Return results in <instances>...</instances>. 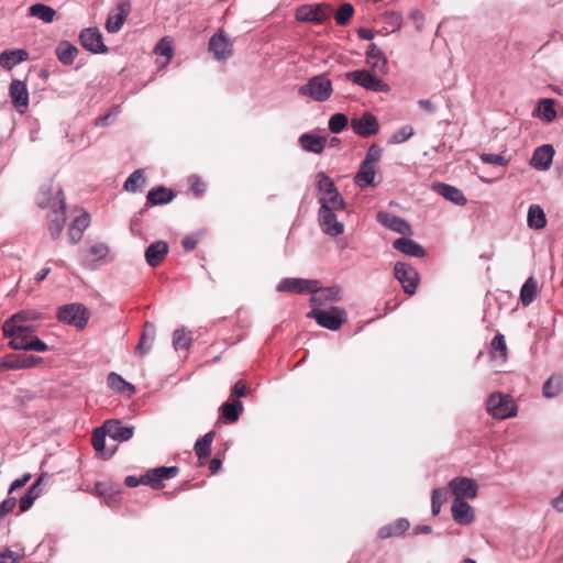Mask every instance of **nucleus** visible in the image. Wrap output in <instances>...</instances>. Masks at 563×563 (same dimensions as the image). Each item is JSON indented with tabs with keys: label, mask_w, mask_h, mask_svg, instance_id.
Wrapping results in <instances>:
<instances>
[{
	"label": "nucleus",
	"mask_w": 563,
	"mask_h": 563,
	"mask_svg": "<svg viewBox=\"0 0 563 563\" xmlns=\"http://www.w3.org/2000/svg\"><path fill=\"white\" fill-rule=\"evenodd\" d=\"M120 113V106H114L111 108L109 112L103 115H100L96 119L95 124L97 126H107L111 123L113 117Z\"/></svg>",
	"instance_id": "nucleus-59"
},
{
	"label": "nucleus",
	"mask_w": 563,
	"mask_h": 563,
	"mask_svg": "<svg viewBox=\"0 0 563 563\" xmlns=\"http://www.w3.org/2000/svg\"><path fill=\"white\" fill-rule=\"evenodd\" d=\"M103 429H108V437L118 442L129 441L135 430L133 426H125L120 420L106 421Z\"/></svg>",
	"instance_id": "nucleus-25"
},
{
	"label": "nucleus",
	"mask_w": 563,
	"mask_h": 563,
	"mask_svg": "<svg viewBox=\"0 0 563 563\" xmlns=\"http://www.w3.org/2000/svg\"><path fill=\"white\" fill-rule=\"evenodd\" d=\"M169 252L168 243L165 241H155L151 243L144 252V257L148 266L157 267Z\"/></svg>",
	"instance_id": "nucleus-24"
},
{
	"label": "nucleus",
	"mask_w": 563,
	"mask_h": 563,
	"mask_svg": "<svg viewBox=\"0 0 563 563\" xmlns=\"http://www.w3.org/2000/svg\"><path fill=\"white\" fill-rule=\"evenodd\" d=\"M81 46L92 54H104L108 46L103 43L102 33L98 27H86L79 33Z\"/></svg>",
	"instance_id": "nucleus-11"
},
{
	"label": "nucleus",
	"mask_w": 563,
	"mask_h": 563,
	"mask_svg": "<svg viewBox=\"0 0 563 563\" xmlns=\"http://www.w3.org/2000/svg\"><path fill=\"white\" fill-rule=\"evenodd\" d=\"M78 54L79 49L66 40L60 41L55 48L57 59L65 66L73 65Z\"/></svg>",
	"instance_id": "nucleus-32"
},
{
	"label": "nucleus",
	"mask_w": 563,
	"mask_h": 563,
	"mask_svg": "<svg viewBox=\"0 0 563 563\" xmlns=\"http://www.w3.org/2000/svg\"><path fill=\"white\" fill-rule=\"evenodd\" d=\"M155 54L159 56H165L168 59L172 58L174 54L173 42L168 37H163L158 41L154 48Z\"/></svg>",
	"instance_id": "nucleus-54"
},
{
	"label": "nucleus",
	"mask_w": 563,
	"mask_h": 563,
	"mask_svg": "<svg viewBox=\"0 0 563 563\" xmlns=\"http://www.w3.org/2000/svg\"><path fill=\"white\" fill-rule=\"evenodd\" d=\"M278 292L312 294L318 290V279L286 277L276 286Z\"/></svg>",
	"instance_id": "nucleus-10"
},
{
	"label": "nucleus",
	"mask_w": 563,
	"mask_h": 563,
	"mask_svg": "<svg viewBox=\"0 0 563 563\" xmlns=\"http://www.w3.org/2000/svg\"><path fill=\"white\" fill-rule=\"evenodd\" d=\"M554 154L552 144L541 145L534 150L530 165L537 170H548L552 165Z\"/></svg>",
	"instance_id": "nucleus-23"
},
{
	"label": "nucleus",
	"mask_w": 563,
	"mask_h": 563,
	"mask_svg": "<svg viewBox=\"0 0 563 563\" xmlns=\"http://www.w3.org/2000/svg\"><path fill=\"white\" fill-rule=\"evenodd\" d=\"M486 409L492 417L497 419L512 418L517 415V406L510 396L499 391L493 393L487 398Z\"/></svg>",
	"instance_id": "nucleus-6"
},
{
	"label": "nucleus",
	"mask_w": 563,
	"mask_h": 563,
	"mask_svg": "<svg viewBox=\"0 0 563 563\" xmlns=\"http://www.w3.org/2000/svg\"><path fill=\"white\" fill-rule=\"evenodd\" d=\"M563 390V376L560 374L551 375L542 386V395L545 398H554Z\"/></svg>",
	"instance_id": "nucleus-38"
},
{
	"label": "nucleus",
	"mask_w": 563,
	"mask_h": 563,
	"mask_svg": "<svg viewBox=\"0 0 563 563\" xmlns=\"http://www.w3.org/2000/svg\"><path fill=\"white\" fill-rule=\"evenodd\" d=\"M481 161L485 164L496 165V166H507L508 165V159L505 158L500 154L483 153L481 155Z\"/></svg>",
	"instance_id": "nucleus-56"
},
{
	"label": "nucleus",
	"mask_w": 563,
	"mask_h": 563,
	"mask_svg": "<svg viewBox=\"0 0 563 563\" xmlns=\"http://www.w3.org/2000/svg\"><path fill=\"white\" fill-rule=\"evenodd\" d=\"M448 490L445 487L434 488L431 495V514L438 516L441 511L442 503L446 498Z\"/></svg>",
	"instance_id": "nucleus-50"
},
{
	"label": "nucleus",
	"mask_w": 563,
	"mask_h": 563,
	"mask_svg": "<svg viewBox=\"0 0 563 563\" xmlns=\"http://www.w3.org/2000/svg\"><path fill=\"white\" fill-rule=\"evenodd\" d=\"M351 129L361 137H371L379 132L377 118L366 111L361 117L351 119Z\"/></svg>",
	"instance_id": "nucleus-13"
},
{
	"label": "nucleus",
	"mask_w": 563,
	"mask_h": 563,
	"mask_svg": "<svg viewBox=\"0 0 563 563\" xmlns=\"http://www.w3.org/2000/svg\"><path fill=\"white\" fill-rule=\"evenodd\" d=\"M29 15L37 18L45 23H52L56 16V11L44 3H34L29 8Z\"/></svg>",
	"instance_id": "nucleus-40"
},
{
	"label": "nucleus",
	"mask_w": 563,
	"mask_h": 563,
	"mask_svg": "<svg viewBox=\"0 0 563 563\" xmlns=\"http://www.w3.org/2000/svg\"><path fill=\"white\" fill-rule=\"evenodd\" d=\"M35 313L19 311L2 324V336L9 338L8 345L13 350L45 352L48 345L34 334Z\"/></svg>",
	"instance_id": "nucleus-1"
},
{
	"label": "nucleus",
	"mask_w": 563,
	"mask_h": 563,
	"mask_svg": "<svg viewBox=\"0 0 563 563\" xmlns=\"http://www.w3.org/2000/svg\"><path fill=\"white\" fill-rule=\"evenodd\" d=\"M115 13H110L106 21V30L110 34H114L121 30L131 12L130 0H119L114 8Z\"/></svg>",
	"instance_id": "nucleus-16"
},
{
	"label": "nucleus",
	"mask_w": 563,
	"mask_h": 563,
	"mask_svg": "<svg viewBox=\"0 0 563 563\" xmlns=\"http://www.w3.org/2000/svg\"><path fill=\"white\" fill-rule=\"evenodd\" d=\"M221 416L227 423H233L239 420L243 411V405L240 400L225 401L220 407Z\"/></svg>",
	"instance_id": "nucleus-37"
},
{
	"label": "nucleus",
	"mask_w": 563,
	"mask_h": 563,
	"mask_svg": "<svg viewBox=\"0 0 563 563\" xmlns=\"http://www.w3.org/2000/svg\"><path fill=\"white\" fill-rule=\"evenodd\" d=\"M190 189L196 197H201L206 192V185L197 175L189 178Z\"/></svg>",
	"instance_id": "nucleus-60"
},
{
	"label": "nucleus",
	"mask_w": 563,
	"mask_h": 563,
	"mask_svg": "<svg viewBox=\"0 0 563 563\" xmlns=\"http://www.w3.org/2000/svg\"><path fill=\"white\" fill-rule=\"evenodd\" d=\"M27 59L29 53L26 49L16 48L2 51V68L11 69L15 65Z\"/></svg>",
	"instance_id": "nucleus-34"
},
{
	"label": "nucleus",
	"mask_w": 563,
	"mask_h": 563,
	"mask_svg": "<svg viewBox=\"0 0 563 563\" xmlns=\"http://www.w3.org/2000/svg\"><path fill=\"white\" fill-rule=\"evenodd\" d=\"M382 155H383L382 147L379 145H377L376 143H373L367 148L365 158L362 162L368 163L371 165L372 164L375 165L377 162L380 161Z\"/></svg>",
	"instance_id": "nucleus-55"
},
{
	"label": "nucleus",
	"mask_w": 563,
	"mask_h": 563,
	"mask_svg": "<svg viewBox=\"0 0 563 563\" xmlns=\"http://www.w3.org/2000/svg\"><path fill=\"white\" fill-rule=\"evenodd\" d=\"M317 191L318 197L327 194H331L336 188L334 181L324 173L319 172L317 174Z\"/></svg>",
	"instance_id": "nucleus-46"
},
{
	"label": "nucleus",
	"mask_w": 563,
	"mask_h": 563,
	"mask_svg": "<svg viewBox=\"0 0 563 563\" xmlns=\"http://www.w3.org/2000/svg\"><path fill=\"white\" fill-rule=\"evenodd\" d=\"M449 486L454 494V498H475L477 495V483L468 477H455L450 481Z\"/></svg>",
	"instance_id": "nucleus-19"
},
{
	"label": "nucleus",
	"mask_w": 563,
	"mask_h": 563,
	"mask_svg": "<svg viewBox=\"0 0 563 563\" xmlns=\"http://www.w3.org/2000/svg\"><path fill=\"white\" fill-rule=\"evenodd\" d=\"M346 78L353 84L373 91V92H389L390 87L384 80L374 75L372 70L360 69L346 73Z\"/></svg>",
	"instance_id": "nucleus-7"
},
{
	"label": "nucleus",
	"mask_w": 563,
	"mask_h": 563,
	"mask_svg": "<svg viewBox=\"0 0 563 563\" xmlns=\"http://www.w3.org/2000/svg\"><path fill=\"white\" fill-rule=\"evenodd\" d=\"M490 347L493 352H499L501 356H506L507 346L504 334L497 333L492 340Z\"/></svg>",
	"instance_id": "nucleus-58"
},
{
	"label": "nucleus",
	"mask_w": 563,
	"mask_h": 563,
	"mask_svg": "<svg viewBox=\"0 0 563 563\" xmlns=\"http://www.w3.org/2000/svg\"><path fill=\"white\" fill-rule=\"evenodd\" d=\"M24 352L9 353L2 356V368L22 369L33 368L42 363L43 358Z\"/></svg>",
	"instance_id": "nucleus-12"
},
{
	"label": "nucleus",
	"mask_w": 563,
	"mask_h": 563,
	"mask_svg": "<svg viewBox=\"0 0 563 563\" xmlns=\"http://www.w3.org/2000/svg\"><path fill=\"white\" fill-rule=\"evenodd\" d=\"M433 189L437 194L456 206L462 207L467 203V199L463 191L455 186L444 183H437L433 185Z\"/></svg>",
	"instance_id": "nucleus-27"
},
{
	"label": "nucleus",
	"mask_w": 563,
	"mask_h": 563,
	"mask_svg": "<svg viewBox=\"0 0 563 563\" xmlns=\"http://www.w3.org/2000/svg\"><path fill=\"white\" fill-rule=\"evenodd\" d=\"M354 14V8L351 3H343L335 13V21L339 25H346Z\"/></svg>",
	"instance_id": "nucleus-53"
},
{
	"label": "nucleus",
	"mask_w": 563,
	"mask_h": 563,
	"mask_svg": "<svg viewBox=\"0 0 563 563\" xmlns=\"http://www.w3.org/2000/svg\"><path fill=\"white\" fill-rule=\"evenodd\" d=\"M16 503H19V498L12 495L7 496L5 499H2V516L11 512L15 507Z\"/></svg>",
	"instance_id": "nucleus-63"
},
{
	"label": "nucleus",
	"mask_w": 563,
	"mask_h": 563,
	"mask_svg": "<svg viewBox=\"0 0 563 563\" xmlns=\"http://www.w3.org/2000/svg\"><path fill=\"white\" fill-rule=\"evenodd\" d=\"M175 198V192L164 186L152 188L146 195V207L167 205Z\"/></svg>",
	"instance_id": "nucleus-29"
},
{
	"label": "nucleus",
	"mask_w": 563,
	"mask_h": 563,
	"mask_svg": "<svg viewBox=\"0 0 563 563\" xmlns=\"http://www.w3.org/2000/svg\"><path fill=\"white\" fill-rule=\"evenodd\" d=\"M9 96L13 108L23 114L27 110L30 102V93L25 81L13 79L9 86Z\"/></svg>",
	"instance_id": "nucleus-15"
},
{
	"label": "nucleus",
	"mask_w": 563,
	"mask_h": 563,
	"mask_svg": "<svg viewBox=\"0 0 563 563\" xmlns=\"http://www.w3.org/2000/svg\"><path fill=\"white\" fill-rule=\"evenodd\" d=\"M307 318L313 319L322 328L336 331L345 322L346 311L336 306H330L328 309L312 308Z\"/></svg>",
	"instance_id": "nucleus-3"
},
{
	"label": "nucleus",
	"mask_w": 563,
	"mask_h": 563,
	"mask_svg": "<svg viewBox=\"0 0 563 563\" xmlns=\"http://www.w3.org/2000/svg\"><path fill=\"white\" fill-rule=\"evenodd\" d=\"M309 299L312 308H321L330 302H339L342 299V288L340 286L322 287L318 280V290L312 291Z\"/></svg>",
	"instance_id": "nucleus-14"
},
{
	"label": "nucleus",
	"mask_w": 563,
	"mask_h": 563,
	"mask_svg": "<svg viewBox=\"0 0 563 563\" xmlns=\"http://www.w3.org/2000/svg\"><path fill=\"white\" fill-rule=\"evenodd\" d=\"M451 511L453 520L461 526H468L474 521V510L465 499L454 498Z\"/></svg>",
	"instance_id": "nucleus-22"
},
{
	"label": "nucleus",
	"mask_w": 563,
	"mask_h": 563,
	"mask_svg": "<svg viewBox=\"0 0 563 563\" xmlns=\"http://www.w3.org/2000/svg\"><path fill=\"white\" fill-rule=\"evenodd\" d=\"M376 167L375 165H371L368 163L362 162L360 164L358 170L354 176V183L360 188L374 187L376 186L375 176H376Z\"/></svg>",
	"instance_id": "nucleus-30"
},
{
	"label": "nucleus",
	"mask_w": 563,
	"mask_h": 563,
	"mask_svg": "<svg viewBox=\"0 0 563 563\" xmlns=\"http://www.w3.org/2000/svg\"><path fill=\"white\" fill-rule=\"evenodd\" d=\"M155 334H156V329H155L154 323L145 322L144 330L141 334V338H140L139 343L135 349L136 353H139L140 355L147 354L152 349V344L155 340Z\"/></svg>",
	"instance_id": "nucleus-33"
},
{
	"label": "nucleus",
	"mask_w": 563,
	"mask_h": 563,
	"mask_svg": "<svg viewBox=\"0 0 563 563\" xmlns=\"http://www.w3.org/2000/svg\"><path fill=\"white\" fill-rule=\"evenodd\" d=\"M332 91V81L325 75L311 77L307 84L298 89L300 96L309 97L317 102L327 101L331 97Z\"/></svg>",
	"instance_id": "nucleus-4"
},
{
	"label": "nucleus",
	"mask_w": 563,
	"mask_h": 563,
	"mask_svg": "<svg viewBox=\"0 0 563 563\" xmlns=\"http://www.w3.org/2000/svg\"><path fill=\"white\" fill-rule=\"evenodd\" d=\"M540 115L547 122H552L556 118L554 109V100L550 98L541 99L539 101Z\"/></svg>",
	"instance_id": "nucleus-49"
},
{
	"label": "nucleus",
	"mask_w": 563,
	"mask_h": 563,
	"mask_svg": "<svg viewBox=\"0 0 563 563\" xmlns=\"http://www.w3.org/2000/svg\"><path fill=\"white\" fill-rule=\"evenodd\" d=\"M192 343V333L186 328H178L173 332V347L175 351L188 350Z\"/></svg>",
	"instance_id": "nucleus-42"
},
{
	"label": "nucleus",
	"mask_w": 563,
	"mask_h": 563,
	"mask_svg": "<svg viewBox=\"0 0 563 563\" xmlns=\"http://www.w3.org/2000/svg\"><path fill=\"white\" fill-rule=\"evenodd\" d=\"M336 211L342 209L319 208L318 222L322 232L329 236H338L344 232L343 222L338 221Z\"/></svg>",
	"instance_id": "nucleus-9"
},
{
	"label": "nucleus",
	"mask_w": 563,
	"mask_h": 563,
	"mask_svg": "<svg viewBox=\"0 0 563 563\" xmlns=\"http://www.w3.org/2000/svg\"><path fill=\"white\" fill-rule=\"evenodd\" d=\"M145 181L143 170L136 169L126 178L123 188L126 191L136 192L145 185Z\"/></svg>",
	"instance_id": "nucleus-45"
},
{
	"label": "nucleus",
	"mask_w": 563,
	"mask_h": 563,
	"mask_svg": "<svg viewBox=\"0 0 563 563\" xmlns=\"http://www.w3.org/2000/svg\"><path fill=\"white\" fill-rule=\"evenodd\" d=\"M395 278L401 284L404 291L411 296L417 291L420 280L415 267L405 262H396L394 266Z\"/></svg>",
	"instance_id": "nucleus-8"
},
{
	"label": "nucleus",
	"mask_w": 563,
	"mask_h": 563,
	"mask_svg": "<svg viewBox=\"0 0 563 563\" xmlns=\"http://www.w3.org/2000/svg\"><path fill=\"white\" fill-rule=\"evenodd\" d=\"M537 291V283L534 282L533 277H529L520 290V300L522 306H529L534 300Z\"/></svg>",
	"instance_id": "nucleus-43"
},
{
	"label": "nucleus",
	"mask_w": 563,
	"mask_h": 563,
	"mask_svg": "<svg viewBox=\"0 0 563 563\" xmlns=\"http://www.w3.org/2000/svg\"><path fill=\"white\" fill-rule=\"evenodd\" d=\"M409 528L410 522L407 518H398L395 521L380 527L377 536L382 540L393 537H401Z\"/></svg>",
	"instance_id": "nucleus-28"
},
{
	"label": "nucleus",
	"mask_w": 563,
	"mask_h": 563,
	"mask_svg": "<svg viewBox=\"0 0 563 563\" xmlns=\"http://www.w3.org/2000/svg\"><path fill=\"white\" fill-rule=\"evenodd\" d=\"M110 249L106 243H96L91 245L89 253L96 261H101L107 257L109 254Z\"/></svg>",
	"instance_id": "nucleus-57"
},
{
	"label": "nucleus",
	"mask_w": 563,
	"mask_h": 563,
	"mask_svg": "<svg viewBox=\"0 0 563 563\" xmlns=\"http://www.w3.org/2000/svg\"><path fill=\"white\" fill-rule=\"evenodd\" d=\"M24 556V549L13 545L2 551V563H19Z\"/></svg>",
	"instance_id": "nucleus-51"
},
{
	"label": "nucleus",
	"mask_w": 563,
	"mask_h": 563,
	"mask_svg": "<svg viewBox=\"0 0 563 563\" xmlns=\"http://www.w3.org/2000/svg\"><path fill=\"white\" fill-rule=\"evenodd\" d=\"M107 383L108 386L114 391L122 393L126 389L131 391L135 390V387L131 383L126 382L121 375L114 372L108 374Z\"/></svg>",
	"instance_id": "nucleus-44"
},
{
	"label": "nucleus",
	"mask_w": 563,
	"mask_h": 563,
	"mask_svg": "<svg viewBox=\"0 0 563 563\" xmlns=\"http://www.w3.org/2000/svg\"><path fill=\"white\" fill-rule=\"evenodd\" d=\"M393 247L407 256L417 258H422L427 254L422 245L406 236L396 239L393 242Z\"/></svg>",
	"instance_id": "nucleus-26"
},
{
	"label": "nucleus",
	"mask_w": 563,
	"mask_h": 563,
	"mask_svg": "<svg viewBox=\"0 0 563 563\" xmlns=\"http://www.w3.org/2000/svg\"><path fill=\"white\" fill-rule=\"evenodd\" d=\"M299 19L306 22L320 23L323 20L321 15V9L319 5L302 8L299 11Z\"/></svg>",
	"instance_id": "nucleus-52"
},
{
	"label": "nucleus",
	"mask_w": 563,
	"mask_h": 563,
	"mask_svg": "<svg viewBox=\"0 0 563 563\" xmlns=\"http://www.w3.org/2000/svg\"><path fill=\"white\" fill-rule=\"evenodd\" d=\"M376 218L379 224L394 232L402 235H410L412 233L409 222L399 216L386 211H379Z\"/></svg>",
	"instance_id": "nucleus-18"
},
{
	"label": "nucleus",
	"mask_w": 563,
	"mask_h": 563,
	"mask_svg": "<svg viewBox=\"0 0 563 563\" xmlns=\"http://www.w3.org/2000/svg\"><path fill=\"white\" fill-rule=\"evenodd\" d=\"M365 56L366 63L373 73L386 74L388 71V59L375 43L367 46Z\"/></svg>",
	"instance_id": "nucleus-20"
},
{
	"label": "nucleus",
	"mask_w": 563,
	"mask_h": 563,
	"mask_svg": "<svg viewBox=\"0 0 563 563\" xmlns=\"http://www.w3.org/2000/svg\"><path fill=\"white\" fill-rule=\"evenodd\" d=\"M320 208L329 207L330 209H342L346 208V202L338 188L333 189L331 194L322 195L318 197Z\"/></svg>",
	"instance_id": "nucleus-41"
},
{
	"label": "nucleus",
	"mask_w": 563,
	"mask_h": 563,
	"mask_svg": "<svg viewBox=\"0 0 563 563\" xmlns=\"http://www.w3.org/2000/svg\"><path fill=\"white\" fill-rule=\"evenodd\" d=\"M209 52L213 54L217 60H225L232 55V44L222 31L210 37Z\"/></svg>",
	"instance_id": "nucleus-21"
},
{
	"label": "nucleus",
	"mask_w": 563,
	"mask_h": 563,
	"mask_svg": "<svg viewBox=\"0 0 563 563\" xmlns=\"http://www.w3.org/2000/svg\"><path fill=\"white\" fill-rule=\"evenodd\" d=\"M327 139L312 133H303L299 136L300 146L309 153L321 154L325 147Z\"/></svg>",
	"instance_id": "nucleus-31"
},
{
	"label": "nucleus",
	"mask_w": 563,
	"mask_h": 563,
	"mask_svg": "<svg viewBox=\"0 0 563 563\" xmlns=\"http://www.w3.org/2000/svg\"><path fill=\"white\" fill-rule=\"evenodd\" d=\"M213 438L214 431H209L196 441L194 451L199 461L206 460L210 455Z\"/></svg>",
	"instance_id": "nucleus-39"
},
{
	"label": "nucleus",
	"mask_w": 563,
	"mask_h": 563,
	"mask_svg": "<svg viewBox=\"0 0 563 563\" xmlns=\"http://www.w3.org/2000/svg\"><path fill=\"white\" fill-rule=\"evenodd\" d=\"M527 224L530 229L541 230L547 225L544 210L539 205H531L528 209Z\"/></svg>",
	"instance_id": "nucleus-35"
},
{
	"label": "nucleus",
	"mask_w": 563,
	"mask_h": 563,
	"mask_svg": "<svg viewBox=\"0 0 563 563\" xmlns=\"http://www.w3.org/2000/svg\"><path fill=\"white\" fill-rule=\"evenodd\" d=\"M349 124V118L346 114L338 112L330 117L328 128L332 133H341Z\"/></svg>",
	"instance_id": "nucleus-48"
},
{
	"label": "nucleus",
	"mask_w": 563,
	"mask_h": 563,
	"mask_svg": "<svg viewBox=\"0 0 563 563\" xmlns=\"http://www.w3.org/2000/svg\"><path fill=\"white\" fill-rule=\"evenodd\" d=\"M41 209H48V230L54 240L59 238L66 222V201L60 185L52 179L42 184L35 197Z\"/></svg>",
	"instance_id": "nucleus-2"
},
{
	"label": "nucleus",
	"mask_w": 563,
	"mask_h": 563,
	"mask_svg": "<svg viewBox=\"0 0 563 563\" xmlns=\"http://www.w3.org/2000/svg\"><path fill=\"white\" fill-rule=\"evenodd\" d=\"M108 435V429H103L102 427L96 428L92 433V446L96 452L101 453L103 457L109 459L113 455L115 448H112L109 451H106V437Z\"/></svg>",
	"instance_id": "nucleus-36"
},
{
	"label": "nucleus",
	"mask_w": 563,
	"mask_h": 563,
	"mask_svg": "<svg viewBox=\"0 0 563 563\" xmlns=\"http://www.w3.org/2000/svg\"><path fill=\"white\" fill-rule=\"evenodd\" d=\"M178 472L179 468L177 466H159L146 471L144 479L146 481V485H150L153 489L159 490L165 486L163 481L175 477Z\"/></svg>",
	"instance_id": "nucleus-17"
},
{
	"label": "nucleus",
	"mask_w": 563,
	"mask_h": 563,
	"mask_svg": "<svg viewBox=\"0 0 563 563\" xmlns=\"http://www.w3.org/2000/svg\"><path fill=\"white\" fill-rule=\"evenodd\" d=\"M413 128L410 124L402 125L390 135L388 144L396 145L405 143L413 135Z\"/></svg>",
	"instance_id": "nucleus-47"
},
{
	"label": "nucleus",
	"mask_w": 563,
	"mask_h": 563,
	"mask_svg": "<svg viewBox=\"0 0 563 563\" xmlns=\"http://www.w3.org/2000/svg\"><path fill=\"white\" fill-rule=\"evenodd\" d=\"M58 321L84 330L88 323L90 313L82 303H68L60 306L56 314Z\"/></svg>",
	"instance_id": "nucleus-5"
},
{
	"label": "nucleus",
	"mask_w": 563,
	"mask_h": 563,
	"mask_svg": "<svg viewBox=\"0 0 563 563\" xmlns=\"http://www.w3.org/2000/svg\"><path fill=\"white\" fill-rule=\"evenodd\" d=\"M198 242H199V238L197 234H189L183 239L181 245L185 251L189 252V251H192L197 246Z\"/></svg>",
	"instance_id": "nucleus-64"
},
{
	"label": "nucleus",
	"mask_w": 563,
	"mask_h": 563,
	"mask_svg": "<svg viewBox=\"0 0 563 563\" xmlns=\"http://www.w3.org/2000/svg\"><path fill=\"white\" fill-rule=\"evenodd\" d=\"M90 223V216L88 212H84L80 216L76 217L73 221L70 228L85 232V230L88 228Z\"/></svg>",
	"instance_id": "nucleus-61"
},
{
	"label": "nucleus",
	"mask_w": 563,
	"mask_h": 563,
	"mask_svg": "<svg viewBox=\"0 0 563 563\" xmlns=\"http://www.w3.org/2000/svg\"><path fill=\"white\" fill-rule=\"evenodd\" d=\"M247 389L243 380H238L232 388L231 398L233 401L240 400V398L246 396Z\"/></svg>",
	"instance_id": "nucleus-62"
}]
</instances>
